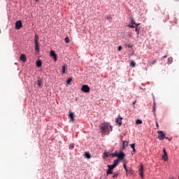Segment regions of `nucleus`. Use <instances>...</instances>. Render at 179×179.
I'll return each instance as SVG.
<instances>
[{
    "instance_id": "obj_23",
    "label": "nucleus",
    "mask_w": 179,
    "mask_h": 179,
    "mask_svg": "<svg viewBox=\"0 0 179 179\" xmlns=\"http://www.w3.org/2000/svg\"><path fill=\"white\" fill-rule=\"evenodd\" d=\"M71 82H72V78H68L67 80H66V83L68 85H71Z\"/></svg>"
},
{
    "instance_id": "obj_26",
    "label": "nucleus",
    "mask_w": 179,
    "mask_h": 179,
    "mask_svg": "<svg viewBox=\"0 0 179 179\" xmlns=\"http://www.w3.org/2000/svg\"><path fill=\"white\" fill-rule=\"evenodd\" d=\"M85 157H87V159H90V154H89V152H85Z\"/></svg>"
},
{
    "instance_id": "obj_17",
    "label": "nucleus",
    "mask_w": 179,
    "mask_h": 179,
    "mask_svg": "<svg viewBox=\"0 0 179 179\" xmlns=\"http://www.w3.org/2000/svg\"><path fill=\"white\" fill-rule=\"evenodd\" d=\"M109 174H113V169H108L106 171V176H109Z\"/></svg>"
},
{
    "instance_id": "obj_22",
    "label": "nucleus",
    "mask_w": 179,
    "mask_h": 179,
    "mask_svg": "<svg viewBox=\"0 0 179 179\" xmlns=\"http://www.w3.org/2000/svg\"><path fill=\"white\" fill-rule=\"evenodd\" d=\"M118 162H119L118 159H115L113 161V165L115 166V167H117V164H118Z\"/></svg>"
},
{
    "instance_id": "obj_7",
    "label": "nucleus",
    "mask_w": 179,
    "mask_h": 179,
    "mask_svg": "<svg viewBox=\"0 0 179 179\" xmlns=\"http://www.w3.org/2000/svg\"><path fill=\"white\" fill-rule=\"evenodd\" d=\"M69 118H70L71 121L73 122L75 121V114H73V113L72 112H70L69 115Z\"/></svg>"
},
{
    "instance_id": "obj_5",
    "label": "nucleus",
    "mask_w": 179,
    "mask_h": 179,
    "mask_svg": "<svg viewBox=\"0 0 179 179\" xmlns=\"http://www.w3.org/2000/svg\"><path fill=\"white\" fill-rule=\"evenodd\" d=\"M23 27V24L22 23L21 20H18L15 22V29L17 30H20Z\"/></svg>"
},
{
    "instance_id": "obj_27",
    "label": "nucleus",
    "mask_w": 179,
    "mask_h": 179,
    "mask_svg": "<svg viewBox=\"0 0 179 179\" xmlns=\"http://www.w3.org/2000/svg\"><path fill=\"white\" fill-rule=\"evenodd\" d=\"M73 148H75V144H71L69 146L70 150H73Z\"/></svg>"
},
{
    "instance_id": "obj_42",
    "label": "nucleus",
    "mask_w": 179,
    "mask_h": 179,
    "mask_svg": "<svg viewBox=\"0 0 179 179\" xmlns=\"http://www.w3.org/2000/svg\"><path fill=\"white\" fill-rule=\"evenodd\" d=\"M136 103V100L133 101V105L135 106V104Z\"/></svg>"
},
{
    "instance_id": "obj_25",
    "label": "nucleus",
    "mask_w": 179,
    "mask_h": 179,
    "mask_svg": "<svg viewBox=\"0 0 179 179\" xmlns=\"http://www.w3.org/2000/svg\"><path fill=\"white\" fill-rule=\"evenodd\" d=\"M136 124H137V125H141V124H142V120H136Z\"/></svg>"
},
{
    "instance_id": "obj_10",
    "label": "nucleus",
    "mask_w": 179,
    "mask_h": 179,
    "mask_svg": "<svg viewBox=\"0 0 179 179\" xmlns=\"http://www.w3.org/2000/svg\"><path fill=\"white\" fill-rule=\"evenodd\" d=\"M66 68H68V66L66 64H64L62 67V75H64V73H66L65 71H66Z\"/></svg>"
},
{
    "instance_id": "obj_36",
    "label": "nucleus",
    "mask_w": 179,
    "mask_h": 179,
    "mask_svg": "<svg viewBox=\"0 0 179 179\" xmlns=\"http://www.w3.org/2000/svg\"><path fill=\"white\" fill-rule=\"evenodd\" d=\"M131 23L132 24H135V20H134V18H131Z\"/></svg>"
},
{
    "instance_id": "obj_2",
    "label": "nucleus",
    "mask_w": 179,
    "mask_h": 179,
    "mask_svg": "<svg viewBox=\"0 0 179 179\" xmlns=\"http://www.w3.org/2000/svg\"><path fill=\"white\" fill-rule=\"evenodd\" d=\"M35 41H34V44H35V50L37 52H40V45L38 44V36L37 35H35Z\"/></svg>"
},
{
    "instance_id": "obj_40",
    "label": "nucleus",
    "mask_w": 179,
    "mask_h": 179,
    "mask_svg": "<svg viewBox=\"0 0 179 179\" xmlns=\"http://www.w3.org/2000/svg\"><path fill=\"white\" fill-rule=\"evenodd\" d=\"M124 170H125L126 173H128V169H127V167L124 168Z\"/></svg>"
},
{
    "instance_id": "obj_37",
    "label": "nucleus",
    "mask_w": 179,
    "mask_h": 179,
    "mask_svg": "<svg viewBox=\"0 0 179 179\" xmlns=\"http://www.w3.org/2000/svg\"><path fill=\"white\" fill-rule=\"evenodd\" d=\"M163 152H164V155L166 154V153H167V152H166V148H164V149H163Z\"/></svg>"
},
{
    "instance_id": "obj_49",
    "label": "nucleus",
    "mask_w": 179,
    "mask_h": 179,
    "mask_svg": "<svg viewBox=\"0 0 179 179\" xmlns=\"http://www.w3.org/2000/svg\"><path fill=\"white\" fill-rule=\"evenodd\" d=\"M36 2H38V0H35Z\"/></svg>"
},
{
    "instance_id": "obj_9",
    "label": "nucleus",
    "mask_w": 179,
    "mask_h": 179,
    "mask_svg": "<svg viewBox=\"0 0 179 179\" xmlns=\"http://www.w3.org/2000/svg\"><path fill=\"white\" fill-rule=\"evenodd\" d=\"M116 122L120 127H121V125H122V117L119 115V117L116 119Z\"/></svg>"
},
{
    "instance_id": "obj_39",
    "label": "nucleus",
    "mask_w": 179,
    "mask_h": 179,
    "mask_svg": "<svg viewBox=\"0 0 179 179\" xmlns=\"http://www.w3.org/2000/svg\"><path fill=\"white\" fill-rule=\"evenodd\" d=\"M38 86H41V82L40 81L38 82Z\"/></svg>"
},
{
    "instance_id": "obj_47",
    "label": "nucleus",
    "mask_w": 179,
    "mask_h": 179,
    "mask_svg": "<svg viewBox=\"0 0 179 179\" xmlns=\"http://www.w3.org/2000/svg\"><path fill=\"white\" fill-rule=\"evenodd\" d=\"M163 58H167V55L164 56Z\"/></svg>"
},
{
    "instance_id": "obj_45",
    "label": "nucleus",
    "mask_w": 179,
    "mask_h": 179,
    "mask_svg": "<svg viewBox=\"0 0 179 179\" xmlns=\"http://www.w3.org/2000/svg\"><path fill=\"white\" fill-rule=\"evenodd\" d=\"M156 126L157 127V128L159 127V123L156 122Z\"/></svg>"
},
{
    "instance_id": "obj_14",
    "label": "nucleus",
    "mask_w": 179,
    "mask_h": 179,
    "mask_svg": "<svg viewBox=\"0 0 179 179\" xmlns=\"http://www.w3.org/2000/svg\"><path fill=\"white\" fill-rule=\"evenodd\" d=\"M162 159L164 160V162H167L169 160V156L167 155V153L165 152V154L162 155Z\"/></svg>"
},
{
    "instance_id": "obj_31",
    "label": "nucleus",
    "mask_w": 179,
    "mask_h": 179,
    "mask_svg": "<svg viewBox=\"0 0 179 179\" xmlns=\"http://www.w3.org/2000/svg\"><path fill=\"white\" fill-rule=\"evenodd\" d=\"M127 174H134V171H132L131 169L128 170Z\"/></svg>"
},
{
    "instance_id": "obj_18",
    "label": "nucleus",
    "mask_w": 179,
    "mask_h": 179,
    "mask_svg": "<svg viewBox=\"0 0 179 179\" xmlns=\"http://www.w3.org/2000/svg\"><path fill=\"white\" fill-rule=\"evenodd\" d=\"M43 64V63L41 62V60H39L36 62V66H38V68L41 67V65Z\"/></svg>"
},
{
    "instance_id": "obj_1",
    "label": "nucleus",
    "mask_w": 179,
    "mask_h": 179,
    "mask_svg": "<svg viewBox=\"0 0 179 179\" xmlns=\"http://www.w3.org/2000/svg\"><path fill=\"white\" fill-rule=\"evenodd\" d=\"M110 131H113V127L110 126V124L103 123L101 124V130L102 134H106V135H108V134H110Z\"/></svg>"
},
{
    "instance_id": "obj_48",
    "label": "nucleus",
    "mask_w": 179,
    "mask_h": 179,
    "mask_svg": "<svg viewBox=\"0 0 179 179\" xmlns=\"http://www.w3.org/2000/svg\"><path fill=\"white\" fill-rule=\"evenodd\" d=\"M107 19H111V16L108 17Z\"/></svg>"
},
{
    "instance_id": "obj_34",
    "label": "nucleus",
    "mask_w": 179,
    "mask_h": 179,
    "mask_svg": "<svg viewBox=\"0 0 179 179\" xmlns=\"http://www.w3.org/2000/svg\"><path fill=\"white\" fill-rule=\"evenodd\" d=\"M128 27H130L131 29H134V27H135V26L129 24Z\"/></svg>"
},
{
    "instance_id": "obj_28",
    "label": "nucleus",
    "mask_w": 179,
    "mask_h": 179,
    "mask_svg": "<svg viewBox=\"0 0 179 179\" xmlns=\"http://www.w3.org/2000/svg\"><path fill=\"white\" fill-rule=\"evenodd\" d=\"M156 62H157L156 60H152V62H150V66H152V65H155Z\"/></svg>"
},
{
    "instance_id": "obj_3",
    "label": "nucleus",
    "mask_w": 179,
    "mask_h": 179,
    "mask_svg": "<svg viewBox=\"0 0 179 179\" xmlns=\"http://www.w3.org/2000/svg\"><path fill=\"white\" fill-rule=\"evenodd\" d=\"M157 134H159L158 139H159V141H163L164 138L167 139V137H166V134H164L163 131H158Z\"/></svg>"
},
{
    "instance_id": "obj_16",
    "label": "nucleus",
    "mask_w": 179,
    "mask_h": 179,
    "mask_svg": "<svg viewBox=\"0 0 179 179\" xmlns=\"http://www.w3.org/2000/svg\"><path fill=\"white\" fill-rule=\"evenodd\" d=\"M131 149L133 150L134 154L136 153V150L135 149V143H132V144L131 145Z\"/></svg>"
},
{
    "instance_id": "obj_51",
    "label": "nucleus",
    "mask_w": 179,
    "mask_h": 179,
    "mask_svg": "<svg viewBox=\"0 0 179 179\" xmlns=\"http://www.w3.org/2000/svg\"><path fill=\"white\" fill-rule=\"evenodd\" d=\"M121 149V150H122V148H120Z\"/></svg>"
},
{
    "instance_id": "obj_33",
    "label": "nucleus",
    "mask_w": 179,
    "mask_h": 179,
    "mask_svg": "<svg viewBox=\"0 0 179 179\" xmlns=\"http://www.w3.org/2000/svg\"><path fill=\"white\" fill-rule=\"evenodd\" d=\"M103 155L105 157H108V152H105Z\"/></svg>"
},
{
    "instance_id": "obj_50",
    "label": "nucleus",
    "mask_w": 179,
    "mask_h": 179,
    "mask_svg": "<svg viewBox=\"0 0 179 179\" xmlns=\"http://www.w3.org/2000/svg\"><path fill=\"white\" fill-rule=\"evenodd\" d=\"M129 37H131V34H129Z\"/></svg>"
},
{
    "instance_id": "obj_46",
    "label": "nucleus",
    "mask_w": 179,
    "mask_h": 179,
    "mask_svg": "<svg viewBox=\"0 0 179 179\" xmlns=\"http://www.w3.org/2000/svg\"><path fill=\"white\" fill-rule=\"evenodd\" d=\"M166 139H168V141H171V138H169V137H167V138Z\"/></svg>"
},
{
    "instance_id": "obj_29",
    "label": "nucleus",
    "mask_w": 179,
    "mask_h": 179,
    "mask_svg": "<svg viewBox=\"0 0 179 179\" xmlns=\"http://www.w3.org/2000/svg\"><path fill=\"white\" fill-rule=\"evenodd\" d=\"M64 40H65V43H66V44H68V43H69V41H70L69 38H68V37H66Z\"/></svg>"
},
{
    "instance_id": "obj_38",
    "label": "nucleus",
    "mask_w": 179,
    "mask_h": 179,
    "mask_svg": "<svg viewBox=\"0 0 179 179\" xmlns=\"http://www.w3.org/2000/svg\"><path fill=\"white\" fill-rule=\"evenodd\" d=\"M123 164H127V160L126 159L123 160Z\"/></svg>"
},
{
    "instance_id": "obj_15",
    "label": "nucleus",
    "mask_w": 179,
    "mask_h": 179,
    "mask_svg": "<svg viewBox=\"0 0 179 179\" xmlns=\"http://www.w3.org/2000/svg\"><path fill=\"white\" fill-rule=\"evenodd\" d=\"M50 57H54L55 59H57V55L54 50L50 51Z\"/></svg>"
},
{
    "instance_id": "obj_24",
    "label": "nucleus",
    "mask_w": 179,
    "mask_h": 179,
    "mask_svg": "<svg viewBox=\"0 0 179 179\" xmlns=\"http://www.w3.org/2000/svg\"><path fill=\"white\" fill-rule=\"evenodd\" d=\"M112 157H118V152L112 153Z\"/></svg>"
},
{
    "instance_id": "obj_35",
    "label": "nucleus",
    "mask_w": 179,
    "mask_h": 179,
    "mask_svg": "<svg viewBox=\"0 0 179 179\" xmlns=\"http://www.w3.org/2000/svg\"><path fill=\"white\" fill-rule=\"evenodd\" d=\"M117 50L118 51H121V50H122V46H119Z\"/></svg>"
},
{
    "instance_id": "obj_4",
    "label": "nucleus",
    "mask_w": 179,
    "mask_h": 179,
    "mask_svg": "<svg viewBox=\"0 0 179 179\" xmlns=\"http://www.w3.org/2000/svg\"><path fill=\"white\" fill-rule=\"evenodd\" d=\"M81 91L84 93H90V87L87 85H83L81 87Z\"/></svg>"
},
{
    "instance_id": "obj_20",
    "label": "nucleus",
    "mask_w": 179,
    "mask_h": 179,
    "mask_svg": "<svg viewBox=\"0 0 179 179\" xmlns=\"http://www.w3.org/2000/svg\"><path fill=\"white\" fill-rule=\"evenodd\" d=\"M168 64L170 65L171 64H173V57L168 58Z\"/></svg>"
},
{
    "instance_id": "obj_41",
    "label": "nucleus",
    "mask_w": 179,
    "mask_h": 179,
    "mask_svg": "<svg viewBox=\"0 0 179 179\" xmlns=\"http://www.w3.org/2000/svg\"><path fill=\"white\" fill-rule=\"evenodd\" d=\"M129 48H132V45H128V46H127Z\"/></svg>"
},
{
    "instance_id": "obj_8",
    "label": "nucleus",
    "mask_w": 179,
    "mask_h": 179,
    "mask_svg": "<svg viewBox=\"0 0 179 179\" xmlns=\"http://www.w3.org/2000/svg\"><path fill=\"white\" fill-rule=\"evenodd\" d=\"M152 111L154 112V115H156V99H155V98H153Z\"/></svg>"
},
{
    "instance_id": "obj_19",
    "label": "nucleus",
    "mask_w": 179,
    "mask_h": 179,
    "mask_svg": "<svg viewBox=\"0 0 179 179\" xmlns=\"http://www.w3.org/2000/svg\"><path fill=\"white\" fill-rule=\"evenodd\" d=\"M136 66V63H135V62L131 61L130 63V66H131V68H135V66Z\"/></svg>"
},
{
    "instance_id": "obj_11",
    "label": "nucleus",
    "mask_w": 179,
    "mask_h": 179,
    "mask_svg": "<svg viewBox=\"0 0 179 179\" xmlns=\"http://www.w3.org/2000/svg\"><path fill=\"white\" fill-rule=\"evenodd\" d=\"M20 59V61H22V62H26L27 61L26 55L24 54L21 55Z\"/></svg>"
},
{
    "instance_id": "obj_6",
    "label": "nucleus",
    "mask_w": 179,
    "mask_h": 179,
    "mask_svg": "<svg viewBox=\"0 0 179 179\" xmlns=\"http://www.w3.org/2000/svg\"><path fill=\"white\" fill-rule=\"evenodd\" d=\"M125 153H124V152L121 151L120 152H118L117 154V159L118 160H124V159H125Z\"/></svg>"
},
{
    "instance_id": "obj_13",
    "label": "nucleus",
    "mask_w": 179,
    "mask_h": 179,
    "mask_svg": "<svg viewBox=\"0 0 179 179\" xmlns=\"http://www.w3.org/2000/svg\"><path fill=\"white\" fill-rule=\"evenodd\" d=\"M128 146V141H124L122 142V150H124V149H125V147Z\"/></svg>"
},
{
    "instance_id": "obj_32",
    "label": "nucleus",
    "mask_w": 179,
    "mask_h": 179,
    "mask_svg": "<svg viewBox=\"0 0 179 179\" xmlns=\"http://www.w3.org/2000/svg\"><path fill=\"white\" fill-rule=\"evenodd\" d=\"M136 31L137 32V36L138 37L139 36V29H138V27H136Z\"/></svg>"
},
{
    "instance_id": "obj_52",
    "label": "nucleus",
    "mask_w": 179,
    "mask_h": 179,
    "mask_svg": "<svg viewBox=\"0 0 179 179\" xmlns=\"http://www.w3.org/2000/svg\"><path fill=\"white\" fill-rule=\"evenodd\" d=\"M0 33H1V31H0Z\"/></svg>"
},
{
    "instance_id": "obj_30",
    "label": "nucleus",
    "mask_w": 179,
    "mask_h": 179,
    "mask_svg": "<svg viewBox=\"0 0 179 179\" xmlns=\"http://www.w3.org/2000/svg\"><path fill=\"white\" fill-rule=\"evenodd\" d=\"M118 176H120V173H116V174L113 176V178H117Z\"/></svg>"
},
{
    "instance_id": "obj_44",
    "label": "nucleus",
    "mask_w": 179,
    "mask_h": 179,
    "mask_svg": "<svg viewBox=\"0 0 179 179\" xmlns=\"http://www.w3.org/2000/svg\"><path fill=\"white\" fill-rule=\"evenodd\" d=\"M136 24V27H138V26H139L141 24Z\"/></svg>"
},
{
    "instance_id": "obj_21",
    "label": "nucleus",
    "mask_w": 179,
    "mask_h": 179,
    "mask_svg": "<svg viewBox=\"0 0 179 179\" xmlns=\"http://www.w3.org/2000/svg\"><path fill=\"white\" fill-rule=\"evenodd\" d=\"M108 168L110 170H114V169H115V165L112 164V165H108Z\"/></svg>"
},
{
    "instance_id": "obj_43",
    "label": "nucleus",
    "mask_w": 179,
    "mask_h": 179,
    "mask_svg": "<svg viewBox=\"0 0 179 179\" xmlns=\"http://www.w3.org/2000/svg\"><path fill=\"white\" fill-rule=\"evenodd\" d=\"M123 167H124V169H125L127 167V164H124Z\"/></svg>"
},
{
    "instance_id": "obj_12",
    "label": "nucleus",
    "mask_w": 179,
    "mask_h": 179,
    "mask_svg": "<svg viewBox=\"0 0 179 179\" xmlns=\"http://www.w3.org/2000/svg\"><path fill=\"white\" fill-rule=\"evenodd\" d=\"M140 177H141V178H143V165H141V168H140Z\"/></svg>"
}]
</instances>
